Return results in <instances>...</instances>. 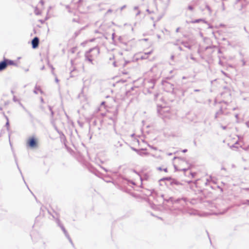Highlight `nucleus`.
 I'll return each instance as SVG.
<instances>
[{"mask_svg": "<svg viewBox=\"0 0 249 249\" xmlns=\"http://www.w3.org/2000/svg\"><path fill=\"white\" fill-rule=\"evenodd\" d=\"M193 165L183 159L176 158L174 161V167L178 171H185L191 169Z\"/></svg>", "mask_w": 249, "mask_h": 249, "instance_id": "obj_1", "label": "nucleus"}, {"mask_svg": "<svg viewBox=\"0 0 249 249\" xmlns=\"http://www.w3.org/2000/svg\"><path fill=\"white\" fill-rule=\"evenodd\" d=\"M239 138L235 135H231L228 140V144L230 147H234L237 144Z\"/></svg>", "mask_w": 249, "mask_h": 249, "instance_id": "obj_2", "label": "nucleus"}, {"mask_svg": "<svg viewBox=\"0 0 249 249\" xmlns=\"http://www.w3.org/2000/svg\"><path fill=\"white\" fill-rule=\"evenodd\" d=\"M28 145L34 148L37 146V142L34 138H31L28 141Z\"/></svg>", "mask_w": 249, "mask_h": 249, "instance_id": "obj_3", "label": "nucleus"}, {"mask_svg": "<svg viewBox=\"0 0 249 249\" xmlns=\"http://www.w3.org/2000/svg\"><path fill=\"white\" fill-rule=\"evenodd\" d=\"M125 64V62L123 59V57L122 56H120V58L118 59V61H115L114 62V65L115 66H124Z\"/></svg>", "mask_w": 249, "mask_h": 249, "instance_id": "obj_4", "label": "nucleus"}, {"mask_svg": "<svg viewBox=\"0 0 249 249\" xmlns=\"http://www.w3.org/2000/svg\"><path fill=\"white\" fill-rule=\"evenodd\" d=\"M39 44V39L38 37H35L32 41V47L33 48H36L38 47Z\"/></svg>", "mask_w": 249, "mask_h": 249, "instance_id": "obj_5", "label": "nucleus"}, {"mask_svg": "<svg viewBox=\"0 0 249 249\" xmlns=\"http://www.w3.org/2000/svg\"><path fill=\"white\" fill-rule=\"evenodd\" d=\"M4 61L6 64L7 67L8 66H10V65L15 66L16 65V63L14 61L10 60V59H4Z\"/></svg>", "mask_w": 249, "mask_h": 249, "instance_id": "obj_6", "label": "nucleus"}, {"mask_svg": "<svg viewBox=\"0 0 249 249\" xmlns=\"http://www.w3.org/2000/svg\"><path fill=\"white\" fill-rule=\"evenodd\" d=\"M7 68L4 61L0 62V71L5 70Z\"/></svg>", "mask_w": 249, "mask_h": 249, "instance_id": "obj_7", "label": "nucleus"}, {"mask_svg": "<svg viewBox=\"0 0 249 249\" xmlns=\"http://www.w3.org/2000/svg\"><path fill=\"white\" fill-rule=\"evenodd\" d=\"M196 173L190 172L189 175H188V176L189 177H190L191 178H193L196 177Z\"/></svg>", "mask_w": 249, "mask_h": 249, "instance_id": "obj_8", "label": "nucleus"}, {"mask_svg": "<svg viewBox=\"0 0 249 249\" xmlns=\"http://www.w3.org/2000/svg\"><path fill=\"white\" fill-rule=\"evenodd\" d=\"M158 170H160V171H163L164 172L167 173L168 172V170H167V168H164L163 169H162L161 167H159L158 168Z\"/></svg>", "mask_w": 249, "mask_h": 249, "instance_id": "obj_9", "label": "nucleus"}, {"mask_svg": "<svg viewBox=\"0 0 249 249\" xmlns=\"http://www.w3.org/2000/svg\"><path fill=\"white\" fill-rule=\"evenodd\" d=\"M201 20V19H197V20H196L195 21H194L193 22V23H196V22H199V21H200Z\"/></svg>", "mask_w": 249, "mask_h": 249, "instance_id": "obj_10", "label": "nucleus"}, {"mask_svg": "<svg viewBox=\"0 0 249 249\" xmlns=\"http://www.w3.org/2000/svg\"><path fill=\"white\" fill-rule=\"evenodd\" d=\"M8 104H9V103H8V102H3V104H4V106H6V105H7Z\"/></svg>", "mask_w": 249, "mask_h": 249, "instance_id": "obj_11", "label": "nucleus"}, {"mask_svg": "<svg viewBox=\"0 0 249 249\" xmlns=\"http://www.w3.org/2000/svg\"><path fill=\"white\" fill-rule=\"evenodd\" d=\"M189 9L191 10H193V8L191 6L189 7Z\"/></svg>", "mask_w": 249, "mask_h": 249, "instance_id": "obj_12", "label": "nucleus"}, {"mask_svg": "<svg viewBox=\"0 0 249 249\" xmlns=\"http://www.w3.org/2000/svg\"><path fill=\"white\" fill-rule=\"evenodd\" d=\"M151 53V52H149L148 53H147V54H150Z\"/></svg>", "mask_w": 249, "mask_h": 249, "instance_id": "obj_13", "label": "nucleus"}]
</instances>
